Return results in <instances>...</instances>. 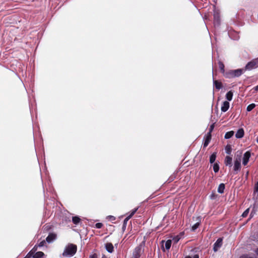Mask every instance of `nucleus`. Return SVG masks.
<instances>
[{"label": "nucleus", "instance_id": "obj_1", "mask_svg": "<svg viewBox=\"0 0 258 258\" xmlns=\"http://www.w3.org/2000/svg\"><path fill=\"white\" fill-rule=\"evenodd\" d=\"M77 246L73 244H69L67 245L62 254L64 257H72L77 251Z\"/></svg>", "mask_w": 258, "mask_h": 258}, {"label": "nucleus", "instance_id": "obj_2", "mask_svg": "<svg viewBox=\"0 0 258 258\" xmlns=\"http://www.w3.org/2000/svg\"><path fill=\"white\" fill-rule=\"evenodd\" d=\"M244 72L243 69H238L236 70H231L226 71V73H224V77L226 78L231 79L233 78H236L240 77Z\"/></svg>", "mask_w": 258, "mask_h": 258}, {"label": "nucleus", "instance_id": "obj_3", "mask_svg": "<svg viewBox=\"0 0 258 258\" xmlns=\"http://www.w3.org/2000/svg\"><path fill=\"white\" fill-rule=\"evenodd\" d=\"M214 25L215 27H219L220 25V16L218 10L214 11Z\"/></svg>", "mask_w": 258, "mask_h": 258}, {"label": "nucleus", "instance_id": "obj_4", "mask_svg": "<svg viewBox=\"0 0 258 258\" xmlns=\"http://www.w3.org/2000/svg\"><path fill=\"white\" fill-rule=\"evenodd\" d=\"M142 251V245L140 244L135 248L133 253V258H140Z\"/></svg>", "mask_w": 258, "mask_h": 258}, {"label": "nucleus", "instance_id": "obj_5", "mask_svg": "<svg viewBox=\"0 0 258 258\" xmlns=\"http://www.w3.org/2000/svg\"><path fill=\"white\" fill-rule=\"evenodd\" d=\"M258 67L257 64L255 62V61L254 60V59H252L250 61L248 62L245 66L244 71L245 70H251L253 69L256 68Z\"/></svg>", "mask_w": 258, "mask_h": 258}, {"label": "nucleus", "instance_id": "obj_6", "mask_svg": "<svg viewBox=\"0 0 258 258\" xmlns=\"http://www.w3.org/2000/svg\"><path fill=\"white\" fill-rule=\"evenodd\" d=\"M222 241L223 239L222 238H219L217 241L214 243L213 246V250L215 252L218 251V250L222 246Z\"/></svg>", "mask_w": 258, "mask_h": 258}, {"label": "nucleus", "instance_id": "obj_7", "mask_svg": "<svg viewBox=\"0 0 258 258\" xmlns=\"http://www.w3.org/2000/svg\"><path fill=\"white\" fill-rule=\"evenodd\" d=\"M56 237L57 235L55 233H50L46 238V241L48 243H52L56 239Z\"/></svg>", "mask_w": 258, "mask_h": 258}, {"label": "nucleus", "instance_id": "obj_8", "mask_svg": "<svg viewBox=\"0 0 258 258\" xmlns=\"http://www.w3.org/2000/svg\"><path fill=\"white\" fill-rule=\"evenodd\" d=\"M250 156L251 154L249 151H246L244 154L242 160V164H243V165L245 166L247 165V163L249 161Z\"/></svg>", "mask_w": 258, "mask_h": 258}, {"label": "nucleus", "instance_id": "obj_9", "mask_svg": "<svg viewBox=\"0 0 258 258\" xmlns=\"http://www.w3.org/2000/svg\"><path fill=\"white\" fill-rule=\"evenodd\" d=\"M229 105L230 104L228 101H225L224 102H223L221 108V111L224 112L227 111L229 108Z\"/></svg>", "mask_w": 258, "mask_h": 258}, {"label": "nucleus", "instance_id": "obj_10", "mask_svg": "<svg viewBox=\"0 0 258 258\" xmlns=\"http://www.w3.org/2000/svg\"><path fill=\"white\" fill-rule=\"evenodd\" d=\"M106 250L109 253H112L113 251L114 247L111 243H107L105 244Z\"/></svg>", "mask_w": 258, "mask_h": 258}, {"label": "nucleus", "instance_id": "obj_11", "mask_svg": "<svg viewBox=\"0 0 258 258\" xmlns=\"http://www.w3.org/2000/svg\"><path fill=\"white\" fill-rule=\"evenodd\" d=\"M244 136V130L243 128L238 130L235 134V137L237 139H240Z\"/></svg>", "mask_w": 258, "mask_h": 258}, {"label": "nucleus", "instance_id": "obj_12", "mask_svg": "<svg viewBox=\"0 0 258 258\" xmlns=\"http://www.w3.org/2000/svg\"><path fill=\"white\" fill-rule=\"evenodd\" d=\"M241 162L234 160L233 169L235 171L240 170L241 168Z\"/></svg>", "mask_w": 258, "mask_h": 258}, {"label": "nucleus", "instance_id": "obj_13", "mask_svg": "<svg viewBox=\"0 0 258 258\" xmlns=\"http://www.w3.org/2000/svg\"><path fill=\"white\" fill-rule=\"evenodd\" d=\"M213 84H214V86H215V87L216 88V89L217 90L221 89L222 88V83L217 80H215L214 79L213 77Z\"/></svg>", "mask_w": 258, "mask_h": 258}, {"label": "nucleus", "instance_id": "obj_14", "mask_svg": "<svg viewBox=\"0 0 258 258\" xmlns=\"http://www.w3.org/2000/svg\"><path fill=\"white\" fill-rule=\"evenodd\" d=\"M232 159L230 156H226L225 159V164L226 166H232Z\"/></svg>", "mask_w": 258, "mask_h": 258}, {"label": "nucleus", "instance_id": "obj_15", "mask_svg": "<svg viewBox=\"0 0 258 258\" xmlns=\"http://www.w3.org/2000/svg\"><path fill=\"white\" fill-rule=\"evenodd\" d=\"M211 139V135H210V134H207V135L206 136V140L204 142L203 147L204 148L206 147L209 145L210 141Z\"/></svg>", "mask_w": 258, "mask_h": 258}, {"label": "nucleus", "instance_id": "obj_16", "mask_svg": "<svg viewBox=\"0 0 258 258\" xmlns=\"http://www.w3.org/2000/svg\"><path fill=\"white\" fill-rule=\"evenodd\" d=\"M218 66L221 72L222 73L223 76H224V73H226V72H225L224 69L225 66L224 63L222 61H219Z\"/></svg>", "mask_w": 258, "mask_h": 258}, {"label": "nucleus", "instance_id": "obj_17", "mask_svg": "<svg viewBox=\"0 0 258 258\" xmlns=\"http://www.w3.org/2000/svg\"><path fill=\"white\" fill-rule=\"evenodd\" d=\"M225 188V184L223 183H220L218 188V192L219 194H223Z\"/></svg>", "mask_w": 258, "mask_h": 258}, {"label": "nucleus", "instance_id": "obj_18", "mask_svg": "<svg viewBox=\"0 0 258 258\" xmlns=\"http://www.w3.org/2000/svg\"><path fill=\"white\" fill-rule=\"evenodd\" d=\"M198 220V222H197L196 223H195L192 227L191 230L192 231H195L199 226L201 222V220L200 217L197 218Z\"/></svg>", "mask_w": 258, "mask_h": 258}, {"label": "nucleus", "instance_id": "obj_19", "mask_svg": "<svg viewBox=\"0 0 258 258\" xmlns=\"http://www.w3.org/2000/svg\"><path fill=\"white\" fill-rule=\"evenodd\" d=\"M233 93L232 91H228L226 94V99L229 101H231L233 98Z\"/></svg>", "mask_w": 258, "mask_h": 258}, {"label": "nucleus", "instance_id": "obj_20", "mask_svg": "<svg viewBox=\"0 0 258 258\" xmlns=\"http://www.w3.org/2000/svg\"><path fill=\"white\" fill-rule=\"evenodd\" d=\"M44 255V253L42 251H38L34 253L33 258H41Z\"/></svg>", "mask_w": 258, "mask_h": 258}, {"label": "nucleus", "instance_id": "obj_21", "mask_svg": "<svg viewBox=\"0 0 258 258\" xmlns=\"http://www.w3.org/2000/svg\"><path fill=\"white\" fill-rule=\"evenodd\" d=\"M241 157H242V153L241 152H237V153L235 155L234 160L241 162Z\"/></svg>", "mask_w": 258, "mask_h": 258}, {"label": "nucleus", "instance_id": "obj_22", "mask_svg": "<svg viewBox=\"0 0 258 258\" xmlns=\"http://www.w3.org/2000/svg\"><path fill=\"white\" fill-rule=\"evenodd\" d=\"M216 158V153L214 152L212 154L210 157V163H213L215 162Z\"/></svg>", "mask_w": 258, "mask_h": 258}, {"label": "nucleus", "instance_id": "obj_23", "mask_svg": "<svg viewBox=\"0 0 258 258\" xmlns=\"http://www.w3.org/2000/svg\"><path fill=\"white\" fill-rule=\"evenodd\" d=\"M233 135H234L233 131L228 132L225 134L224 137L226 139H229L231 138L233 136Z\"/></svg>", "mask_w": 258, "mask_h": 258}, {"label": "nucleus", "instance_id": "obj_24", "mask_svg": "<svg viewBox=\"0 0 258 258\" xmlns=\"http://www.w3.org/2000/svg\"><path fill=\"white\" fill-rule=\"evenodd\" d=\"M81 221L80 218L78 216H74L72 218V221L74 224L77 225Z\"/></svg>", "mask_w": 258, "mask_h": 258}, {"label": "nucleus", "instance_id": "obj_25", "mask_svg": "<svg viewBox=\"0 0 258 258\" xmlns=\"http://www.w3.org/2000/svg\"><path fill=\"white\" fill-rule=\"evenodd\" d=\"M171 240H167L165 243V248L167 250H169L171 245Z\"/></svg>", "mask_w": 258, "mask_h": 258}, {"label": "nucleus", "instance_id": "obj_26", "mask_svg": "<svg viewBox=\"0 0 258 258\" xmlns=\"http://www.w3.org/2000/svg\"><path fill=\"white\" fill-rule=\"evenodd\" d=\"M130 219V218H129L127 216L124 219V220H123V225H122V230L123 231H124L125 228H126V225H127V223L128 222V221Z\"/></svg>", "mask_w": 258, "mask_h": 258}, {"label": "nucleus", "instance_id": "obj_27", "mask_svg": "<svg viewBox=\"0 0 258 258\" xmlns=\"http://www.w3.org/2000/svg\"><path fill=\"white\" fill-rule=\"evenodd\" d=\"M213 170L215 173H217L219 170V166L218 163L216 162L213 165Z\"/></svg>", "mask_w": 258, "mask_h": 258}, {"label": "nucleus", "instance_id": "obj_28", "mask_svg": "<svg viewBox=\"0 0 258 258\" xmlns=\"http://www.w3.org/2000/svg\"><path fill=\"white\" fill-rule=\"evenodd\" d=\"M255 106V104H254V103H251L249 105H248L247 106V108H246V110L247 111H251Z\"/></svg>", "mask_w": 258, "mask_h": 258}, {"label": "nucleus", "instance_id": "obj_29", "mask_svg": "<svg viewBox=\"0 0 258 258\" xmlns=\"http://www.w3.org/2000/svg\"><path fill=\"white\" fill-rule=\"evenodd\" d=\"M138 209H139V208L137 207V208H136L134 209L133 210H132L130 214L128 216H127V217L131 219L132 217V216L137 212Z\"/></svg>", "mask_w": 258, "mask_h": 258}, {"label": "nucleus", "instance_id": "obj_30", "mask_svg": "<svg viewBox=\"0 0 258 258\" xmlns=\"http://www.w3.org/2000/svg\"><path fill=\"white\" fill-rule=\"evenodd\" d=\"M225 152L227 154H230L231 153V148L230 147V145H227L225 147Z\"/></svg>", "mask_w": 258, "mask_h": 258}, {"label": "nucleus", "instance_id": "obj_31", "mask_svg": "<svg viewBox=\"0 0 258 258\" xmlns=\"http://www.w3.org/2000/svg\"><path fill=\"white\" fill-rule=\"evenodd\" d=\"M34 255V252H33L31 250L27 253L26 256L24 258H31L33 257Z\"/></svg>", "mask_w": 258, "mask_h": 258}, {"label": "nucleus", "instance_id": "obj_32", "mask_svg": "<svg viewBox=\"0 0 258 258\" xmlns=\"http://www.w3.org/2000/svg\"><path fill=\"white\" fill-rule=\"evenodd\" d=\"M249 212V209L248 208L246 210H245L244 212L242 213V217H246L247 216V215L248 214Z\"/></svg>", "mask_w": 258, "mask_h": 258}, {"label": "nucleus", "instance_id": "obj_33", "mask_svg": "<svg viewBox=\"0 0 258 258\" xmlns=\"http://www.w3.org/2000/svg\"><path fill=\"white\" fill-rule=\"evenodd\" d=\"M103 224L101 223H97L95 224V227L97 229H100L102 227Z\"/></svg>", "mask_w": 258, "mask_h": 258}, {"label": "nucleus", "instance_id": "obj_34", "mask_svg": "<svg viewBox=\"0 0 258 258\" xmlns=\"http://www.w3.org/2000/svg\"><path fill=\"white\" fill-rule=\"evenodd\" d=\"M214 128V123H213L210 125V128H209V132L208 134H210V135H211V133L213 131V129Z\"/></svg>", "mask_w": 258, "mask_h": 258}, {"label": "nucleus", "instance_id": "obj_35", "mask_svg": "<svg viewBox=\"0 0 258 258\" xmlns=\"http://www.w3.org/2000/svg\"><path fill=\"white\" fill-rule=\"evenodd\" d=\"M240 258H255L253 256H250L248 254H244L241 255Z\"/></svg>", "mask_w": 258, "mask_h": 258}, {"label": "nucleus", "instance_id": "obj_36", "mask_svg": "<svg viewBox=\"0 0 258 258\" xmlns=\"http://www.w3.org/2000/svg\"><path fill=\"white\" fill-rule=\"evenodd\" d=\"M45 244V241L42 240L38 244V246L39 247H42Z\"/></svg>", "mask_w": 258, "mask_h": 258}, {"label": "nucleus", "instance_id": "obj_37", "mask_svg": "<svg viewBox=\"0 0 258 258\" xmlns=\"http://www.w3.org/2000/svg\"><path fill=\"white\" fill-rule=\"evenodd\" d=\"M107 219L111 221H114L116 218L114 216L110 215L107 217Z\"/></svg>", "mask_w": 258, "mask_h": 258}, {"label": "nucleus", "instance_id": "obj_38", "mask_svg": "<svg viewBox=\"0 0 258 258\" xmlns=\"http://www.w3.org/2000/svg\"><path fill=\"white\" fill-rule=\"evenodd\" d=\"M175 175H171V176L169 178V179H168V180L169 182H171V181H173V179L175 178Z\"/></svg>", "mask_w": 258, "mask_h": 258}, {"label": "nucleus", "instance_id": "obj_39", "mask_svg": "<svg viewBox=\"0 0 258 258\" xmlns=\"http://www.w3.org/2000/svg\"><path fill=\"white\" fill-rule=\"evenodd\" d=\"M39 247L38 245H35L33 248L31 249V250L34 252V253L36 252V250H37V248Z\"/></svg>", "mask_w": 258, "mask_h": 258}, {"label": "nucleus", "instance_id": "obj_40", "mask_svg": "<svg viewBox=\"0 0 258 258\" xmlns=\"http://www.w3.org/2000/svg\"><path fill=\"white\" fill-rule=\"evenodd\" d=\"M255 214V210H254V209H252V210L251 211V213H250V217H252Z\"/></svg>", "mask_w": 258, "mask_h": 258}, {"label": "nucleus", "instance_id": "obj_41", "mask_svg": "<svg viewBox=\"0 0 258 258\" xmlns=\"http://www.w3.org/2000/svg\"><path fill=\"white\" fill-rule=\"evenodd\" d=\"M254 191H258V181L256 183L254 186Z\"/></svg>", "mask_w": 258, "mask_h": 258}, {"label": "nucleus", "instance_id": "obj_42", "mask_svg": "<svg viewBox=\"0 0 258 258\" xmlns=\"http://www.w3.org/2000/svg\"><path fill=\"white\" fill-rule=\"evenodd\" d=\"M90 258H97V255L96 254H94L90 256Z\"/></svg>", "mask_w": 258, "mask_h": 258}, {"label": "nucleus", "instance_id": "obj_43", "mask_svg": "<svg viewBox=\"0 0 258 258\" xmlns=\"http://www.w3.org/2000/svg\"><path fill=\"white\" fill-rule=\"evenodd\" d=\"M164 242V240H162L161 241V243L162 244V249H163V250L164 251H165V249H164V245H163V243Z\"/></svg>", "mask_w": 258, "mask_h": 258}, {"label": "nucleus", "instance_id": "obj_44", "mask_svg": "<svg viewBox=\"0 0 258 258\" xmlns=\"http://www.w3.org/2000/svg\"><path fill=\"white\" fill-rule=\"evenodd\" d=\"M254 59V60L255 61V62L256 63V64L258 66V57L255 58V59Z\"/></svg>", "mask_w": 258, "mask_h": 258}, {"label": "nucleus", "instance_id": "obj_45", "mask_svg": "<svg viewBox=\"0 0 258 258\" xmlns=\"http://www.w3.org/2000/svg\"><path fill=\"white\" fill-rule=\"evenodd\" d=\"M193 258H199V256L198 254L194 255Z\"/></svg>", "mask_w": 258, "mask_h": 258}, {"label": "nucleus", "instance_id": "obj_46", "mask_svg": "<svg viewBox=\"0 0 258 258\" xmlns=\"http://www.w3.org/2000/svg\"><path fill=\"white\" fill-rule=\"evenodd\" d=\"M254 90H255L256 91H258V85L254 87Z\"/></svg>", "mask_w": 258, "mask_h": 258}, {"label": "nucleus", "instance_id": "obj_47", "mask_svg": "<svg viewBox=\"0 0 258 258\" xmlns=\"http://www.w3.org/2000/svg\"><path fill=\"white\" fill-rule=\"evenodd\" d=\"M255 252H256V254L258 255V248H257V249L256 250Z\"/></svg>", "mask_w": 258, "mask_h": 258}, {"label": "nucleus", "instance_id": "obj_48", "mask_svg": "<svg viewBox=\"0 0 258 258\" xmlns=\"http://www.w3.org/2000/svg\"><path fill=\"white\" fill-rule=\"evenodd\" d=\"M185 258H191L190 256H187Z\"/></svg>", "mask_w": 258, "mask_h": 258}, {"label": "nucleus", "instance_id": "obj_49", "mask_svg": "<svg viewBox=\"0 0 258 258\" xmlns=\"http://www.w3.org/2000/svg\"><path fill=\"white\" fill-rule=\"evenodd\" d=\"M256 142L258 143V137H257V139H256Z\"/></svg>", "mask_w": 258, "mask_h": 258}, {"label": "nucleus", "instance_id": "obj_50", "mask_svg": "<svg viewBox=\"0 0 258 258\" xmlns=\"http://www.w3.org/2000/svg\"><path fill=\"white\" fill-rule=\"evenodd\" d=\"M248 172H247V173H246V174L248 175Z\"/></svg>", "mask_w": 258, "mask_h": 258}, {"label": "nucleus", "instance_id": "obj_51", "mask_svg": "<svg viewBox=\"0 0 258 258\" xmlns=\"http://www.w3.org/2000/svg\"><path fill=\"white\" fill-rule=\"evenodd\" d=\"M102 258H105V257H103Z\"/></svg>", "mask_w": 258, "mask_h": 258}]
</instances>
